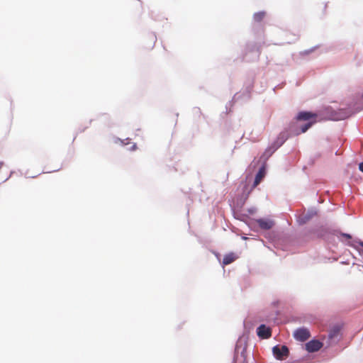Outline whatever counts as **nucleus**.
<instances>
[{
  "mask_svg": "<svg viewBox=\"0 0 363 363\" xmlns=\"http://www.w3.org/2000/svg\"><path fill=\"white\" fill-rule=\"evenodd\" d=\"M316 117L317 115L315 113H312L311 112H300L296 116V119L298 121H306L308 122L303 125H301L300 127V131H297L295 134L299 135L306 132L316 122Z\"/></svg>",
  "mask_w": 363,
  "mask_h": 363,
  "instance_id": "obj_1",
  "label": "nucleus"
},
{
  "mask_svg": "<svg viewBox=\"0 0 363 363\" xmlns=\"http://www.w3.org/2000/svg\"><path fill=\"white\" fill-rule=\"evenodd\" d=\"M272 352L274 355L277 359L283 360L288 357L289 351L286 346L282 345L279 347V345L274 346L272 348Z\"/></svg>",
  "mask_w": 363,
  "mask_h": 363,
  "instance_id": "obj_2",
  "label": "nucleus"
},
{
  "mask_svg": "<svg viewBox=\"0 0 363 363\" xmlns=\"http://www.w3.org/2000/svg\"><path fill=\"white\" fill-rule=\"evenodd\" d=\"M294 337L298 341L304 342L311 337V334L306 328H298L294 332Z\"/></svg>",
  "mask_w": 363,
  "mask_h": 363,
  "instance_id": "obj_3",
  "label": "nucleus"
},
{
  "mask_svg": "<svg viewBox=\"0 0 363 363\" xmlns=\"http://www.w3.org/2000/svg\"><path fill=\"white\" fill-rule=\"evenodd\" d=\"M306 350L308 352H315L318 351L323 347V343L317 340H312L308 342L306 345Z\"/></svg>",
  "mask_w": 363,
  "mask_h": 363,
  "instance_id": "obj_4",
  "label": "nucleus"
},
{
  "mask_svg": "<svg viewBox=\"0 0 363 363\" xmlns=\"http://www.w3.org/2000/svg\"><path fill=\"white\" fill-rule=\"evenodd\" d=\"M256 223L263 230H269L274 225V222L270 219L259 218L256 220Z\"/></svg>",
  "mask_w": 363,
  "mask_h": 363,
  "instance_id": "obj_5",
  "label": "nucleus"
},
{
  "mask_svg": "<svg viewBox=\"0 0 363 363\" xmlns=\"http://www.w3.org/2000/svg\"><path fill=\"white\" fill-rule=\"evenodd\" d=\"M340 334V328L339 326H334L329 331L328 339L331 342H335L339 339Z\"/></svg>",
  "mask_w": 363,
  "mask_h": 363,
  "instance_id": "obj_6",
  "label": "nucleus"
},
{
  "mask_svg": "<svg viewBox=\"0 0 363 363\" xmlns=\"http://www.w3.org/2000/svg\"><path fill=\"white\" fill-rule=\"evenodd\" d=\"M257 335L262 338H269L271 337V330L264 325H261L257 328Z\"/></svg>",
  "mask_w": 363,
  "mask_h": 363,
  "instance_id": "obj_7",
  "label": "nucleus"
},
{
  "mask_svg": "<svg viewBox=\"0 0 363 363\" xmlns=\"http://www.w3.org/2000/svg\"><path fill=\"white\" fill-rule=\"evenodd\" d=\"M265 176V167H262L256 174L252 187L255 188Z\"/></svg>",
  "mask_w": 363,
  "mask_h": 363,
  "instance_id": "obj_8",
  "label": "nucleus"
},
{
  "mask_svg": "<svg viewBox=\"0 0 363 363\" xmlns=\"http://www.w3.org/2000/svg\"><path fill=\"white\" fill-rule=\"evenodd\" d=\"M236 259H237V256L234 253L231 252V253L227 254L223 257V264L224 265L230 264L232 262H233Z\"/></svg>",
  "mask_w": 363,
  "mask_h": 363,
  "instance_id": "obj_9",
  "label": "nucleus"
},
{
  "mask_svg": "<svg viewBox=\"0 0 363 363\" xmlns=\"http://www.w3.org/2000/svg\"><path fill=\"white\" fill-rule=\"evenodd\" d=\"M265 16L266 13L264 11H259L253 15V19L255 21L259 23L263 21Z\"/></svg>",
  "mask_w": 363,
  "mask_h": 363,
  "instance_id": "obj_10",
  "label": "nucleus"
},
{
  "mask_svg": "<svg viewBox=\"0 0 363 363\" xmlns=\"http://www.w3.org/2000/svg\"><path fill=\"white\" fill-rule=\"evenodd\" d=\"M355 250H357L359 255L363 257V242L359 241L357 245H352Z\"/></svg>",
  "mask_w": 363,
  "mask_h": 363,
  "instance_id": "obj_11",
  "label": "nucleus"
},
{
  "mask_svg": "<svg viewBox=\"0 0 363 363\" xmlns=\"http://www.w3.org/2000/svg\"><path fill=\"white\" fill-rule=\"evenodd\" d=\"M13 171H11V172H10L9 176V177H6V179H5L2 182H5L6 181H7V180H8V179L11 177V175H12V174H13Z\"/></svg>",
  "mask_w": 363,
  "mask_h": 363,
  "instance_id": "obj_12",
  "label": "nucleus"
},
{
  "mask_svg": "<svg viewBox=\"0 0 363 363\" xmlns=\"http://www.w3.org/2000/svg\"><path fill=\"white\" fill-rule=\"evenodd\" d=\"M359 169L361 172H363V162L359 164Z\"/></svg>",
  "mask_w": 363,
  "mask_h": 363,
  "instance_id": "obj_13",
  "label": "nucleus"
},
{
  "mask_svg": "<svg viewBox=\"0 0 363 363\" xmlns=\"http://www.w3.org/2000/svg\"><path fill=\"white\" fill-rule=\"evenodd\" d=\"M342 235L348 239H350L352 237L350 234L344 233Z\"/></svg>",
  "mask_w": 363,
  "mask_h": 363,
  "instance_id": "obj_14",
  "label": "nucleus"
},
{
  "mask_svg": "<svg viewBox=\"0 0 363 363\" xmlns=\"http://www.w3.org/2000/svg\"><path fill=\"white\" fill-rule=\"evenodd\" d=\"M245 350H246V349H245V348H244V349H243V350H242V352H241V355H242L244 358H245Z\"/></svg>",
  "mask_w": 363,
  "mask_h": 363,
  "instance_id": "obj_15",
  "label": "nucleus"
},
{
  "mask_svg": "<svg viewBox=\"0 0 363 363\" xmlns=\"http://www.w3.org/2000/svg\"><path fill=\"white\" fill-rule=\"evenodd\" d=\"M153 43H155V38H153Z\"/></svg>",
  "mask_w": 363,
  "mask_h": 363,
  "instance_id": "obj_16",
  "label": "nucleus"
}]
</instances>
